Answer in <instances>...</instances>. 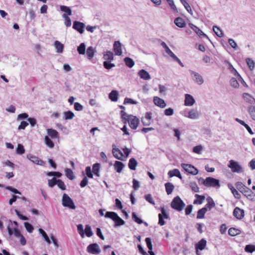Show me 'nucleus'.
<instances>
[{"instance_id":"1","label":"nucleus","mask_w":255,"mask_h":255,"mask_svg":"<svg viewBox=\"0 0 255 255\" xmlns=\"http://www.w3.org/2000/svg\"><path fill=\"white\" fill-rule=\"evenodd\" d=\"M200 180H202L203 184L207 187H212L217 188L220 187V181L213 177H209L206 178V179L201 178Z\"/></svg>"},{"instance_id":"2","label":"nucleus","mask_w":255,"mask_h":255,"mask_svg":"<svg viewBox=\"0 0 255 255\" xmlns=\"http://www.w3.org/2000/svg\"><path fill=\"white\" fill-rule=\"evenodd\" d=\"M185 206V204L179 196L175 197L171 203V207L178 211H181Z\"/></svg>"},{"instance_id":"3","label":"nucleus","mask_w":255,"mask_h":255,"mask_svg":"<svg viewBox=\"0 0 255 255\" xmlns=\"http://www.w3.org/2000/svg\"><path fill=\"white\" fill-rule=\"evenodd\" d=\"M228 166L231 168L233 172L235 173H242L244 171L243 168L239 164V163L236 161L233 160H230L229 162Z\"/></svg>"},{"instance_id":"4","label":"nucleus","mask_w":255,"mask_h":255,"mask_svg":"<svg viewBox=\"0 0 255 255\" xmlns=\"http://www.w3.org/2000/svg\"><path fill=\"white\" fill-rule=\"evenodd\" d=\"M62 205L64 207H68L71 209H75L76 207L71 198L66 193L63 195Z\"/></svg>"},{"instance_id":"5","label":"nucleus","mask_w":255,"mask_h":255,"mask_svg":"<svg viewBox=\"0 0 255 255\" xmlns=\"http://www.w3.org/2000/svg\"><path fill=\"white\" fill-rule=\"evenodd\" d=\"M124 154L118 148H113V154L114 157L120 160H123L124 158L128 156V148H126L124 149Z\"/></svg>"},{"instance_id":"6","label":"nucleus","mask_w":255,"mask_h":255,"mask_svg":"<svg viewBox=\"0 0 255 255\" xmlns=\"http://www.w3.org/2000/svg\"><path fill=\"white\" fill-rule=\"evenodd\" d=\"M189 72L194 82L198 85H201L204 83L202 76L198 73L192 70H189Z\"/></svg>"},{"instance_id":"7","label":"nucleus","mask_w":255,"mask_h":255,"mask_svg":"<svg viewBox=\"0 0 255 255\" xmlns=\"http://www.w3.org/2000/svg\"><path fill=\"white\" fill-rule=\"evenodd\" d=\"M181 167L186 172L191 174L195 175L198 173L197 169L191 164L182 163L181 164Z\"/></svg>"},{"instance_id":"8","label":"nucleus","mask_w":255,"mask_h":255,"mask_svg":"<svg viewBox=\"0 0 255 255\" xmlns=\"http://www.w3.org/2000/svg\"><path fill=\"white\" fill-rule=\"evenodd\" d=\"M139 123V119L132 115H128V126L132 129L137 128Z\"/></svg>"},{"instance_id":"9","label":"nucleus","mask_w":255,"mask_h":255,"mask_svg":"<svg viewBox=\"0 0 255 255\" xmlns=\"http://www.w3.org/2000/svg\"><path fill=\"white\" fill-rule=\"evenodd\" d=\"M87 252L94 255L99 254L101 251L99 248V246L96 243H93L89 245L87 247Z\"/></svg>"},{"instance_id":"10","label":"nucleus","mask_w":255,"mask_h":255,"mask_svg":"<svg viewBox=\"0 0 255 255\" xmlns=\"http://www.w3.org/2000/svg\"><path fill=\"white\" fill-rule=\"evenodd\" d=\"M235 186L236 188L240 191V192H242L244 195L246 193H251V190L249 188L246 187L241 182H237L236 183Z\"/></svg>"},{"instance_id":"11","label":"nucleus","mask_w":255,"mask_h":255,"mask_svg":"<svg viewBox=\"0 0 255 255\" xmlns=\"http://www.w3.org/2000/svg\"><path fill=\"white\" fill-rule=\"evenodd\" d=\"M189 26L197 34H198L200 37H201L202 36H203L205 37H206L210 41L209 37L207 36V35L205 34L199 28H198L196 25H194L192 23H189Z\"/></svg>"},{"instance_id":"12","label":"nucleus","mask_w":255,"mask_h":255,"mask_svg":"<svg viewBox=\"0 0 255 255\" xmlns=\"http://www.w3.org/2000/svg\"><path fill=\"white\" fill-rule=\"evenodd\" d=\"M233 215L237 219L241 220L243 219L245 216L244 210L239 207H236L233 211Z\"/></svg>"},{"instance_id":"13","label":"nucleus","mask_w":255,"mask_h":255,"mask_svg":"<svg viewBox=\"0 0 255 255\" xmlns=\"http://www.w3.org/2000/svg\"><path fill=\"white\" fill-rule=\"evenodd\" d=\"M200 115V112L196 109H192L188 112V118L192 120L198 119Z\"/></svg>"},{"instance_id":"14","label":"nucleus","mask_w":255,"mask_h":255,"mask_svg":"<svg viewBox=\"0 0 255 255\" xmlns=\"http://www.w3.org/2000/svg\"><path fill=\"white\" fill-rule=\"evenodd\" d=\"M153 102L156 106L161 108H165L166 105L165 101L162 99L157 96L153 97Z\"/></svg>"},{"instance_id":"15","label":"nucleus","mask_w":255,"mask_h":255,"mask_svg":"<svg viewBox=\"0 0 255 255\" xmlns=\"http://www.w3.org/2000/svg\"><path fill=\"white\" fill-rule=\"evenodd\" d=\"M84 24L79 21H74L73 23V28L78 31L80 34L84 32Z\"/></svg>"},{"instance_id":"16","label":"nucleus","mask_w":255,"mask_h":255,"mask_svg":"<svg viewBox=\"0 0 255 255\" xmlns=\"http://www.w3.org/2000/svg\"><path fill=\"white\" fill-rule=\"evenodd\" d=\"M195 101L193 96L190 94H186L185 96L184 105L186 106H192L194 105Z\"/></svg>"},{"instance_id":"17","label":"nucleus","mask_w":255,"mask_h":255,"mask_svg":"<svg viewBox=\"0 0 255 255\" xmlns=\"http://www.w3.org/2000/svg\"><path fill=\"white\" fill-rule=\"evenodd\" d=\"M114 51L116 55H121L122 53L121 44L119 41H115L114 44Z\"/></svg>"},{"instance_id":"18","label":"nucleus","mask_w":255,"mask_h":255,"mask_svg":"<svg viewBox=\"0 0 255 255\" xmlns=\"http://www.w3.org/2000/svg\"><path fill=\"white\" fill-rule=\"evenodd\" d=\"M138 74L140 78L144 80H148L151 79L150 75L145 70L141 69L139 70Z\"/></svg>"},{"instance_id":"19","label":"nucleus","mask_w":255,"mask_h":255,"mask_svg":"<svg viewBox=\"0 0 255 255\" xmlns=\"http://www.w3.org/2000/svg\"><path fill=\"white\" fill-rule=\"evenodd\" d=\"M206 200L207 201V203L204 208H206V209H208V211H210L212 208L215 206V203L213 199L210 197H208L206 199Z\"/></svg>"},{"instance_id":"20","label":"nucleus","mask_w":255,"mask_h":255,"mask_svg":"<svg viewBox=\"0 0 255 255\" xmlns=\"http://www.w3.org/2000/svg\"><path fill=\"white\" fill-rule=\"evenodd\" d=\"M174 23L179 27L183 28L186 26L184 20L180 17H177L174 20Z\"/></svg>"},{"instance_id":"21","label":"nucleus","mask_w":255,"mask_h":255,"mask_svg":"<svg viewBox=\"0 0 255 255\" xmlns=\"http://www.w3.org/2000/svg\"><path fill=\"white\" fill-rule=\"evenodd\" d=\"M168 175H169V176L170 177H172L173 176H176L181 179L182 178L180 171L177 169H174L173 170H170L168 173Z\"/></svg>"},{"instance_id":"22","label":"nucleus","mask_w":255,"mask_h":255,"mask_svg":"<svg viewBox=\"0 0 255 255\" xmlns=\"http://www.w3.org/2000/svg\"><path fill=\"white\" fill-rule=\"evenodd\" d=\"M28 158L33 163L38 165H43L44 162L43 160L40 159L38 157L35 156H27Z\"/></svg>"},{"instance_id":"23","label":"nucleus","mask_w":255,"mask_h":255,"mask_svg":"<svg viewBox=\"0 0 255 255\" xmlns=\"http://www.w3.org/2000/svg\"><path fill=\"white\" fill-rule=\"evenodd\" d=\"M228 188L231 190L235 198L239 199L241 198V195L238 191L233 186L231 183L228 184Z\"/></svg>"},{"instance_id":"24","label":"nucleus","mask_w":255,"mask_h":255,"mask_svg":"<svg viewBox=\"0 0 255 255\" xmlns=\"http://www.w3.org/2000/svg\"><path fill=\"white\" fill-rule=\"evenodd\" d=\"M243 97L245 101L251 104H254L255 103V99L248 93H244L243 94Z\"/></svg>"},{"instance_id":"25","label":"nucleus","mask_w":255,"mask_h":255,"mask_svg":"<svg viewBox=\"0 0 255 255\" xmlns=\"http://www.w3.org/2000/svg\"><path fill=\"white\" fill-rule=\"evenodd\" d=\"M137 164V161L134 158H131L128 161V168L132 170H135Z\"/></svg>"},{"instance_id":"26","label":"nucleus","mask_w":255,"mask_h":255,"mask_svg":"<svg viewBox=\"0 0 255 255\" xmlns=\"http://www.w3.org/2000/svg\"><path fill=\"white\" fill-rule=\"evenodd\" d=\"M208 211V209L206 208H202L199 210L197 212V219H203L205 217V214Z\"/></svg>"},{"instance_id":"27","label":"nucleus","mask_w":255,"mask_h":255,"mask_svg":"<svg viewBox=\"0 0 255 255\" xmlns=\"http://www.w3.org/2000/svg\"><path fill=\"white\" fill-rule=\"evenodd\" d=\"M165 187L166 192L167 195L171 194L174 188V185L170 182L166 183L165 184Z\"/></svg>"},{"instance_id":"28","label":"nucleus","mask_w":255,"mask_h":255,"mask_svg":"<svg viewBox=\"0 0 255 255\" xmlns=\"http://www.w3.org/2000/svg\"><path fill=\"white\" fill-rule=\"evenodd\" d=\"M206 243L207 242L205 239H201L197 244L196 246V249L197 250H200L201 251L203 250L205 248L206 245Z\"/></svg>"},{"instance_id":"29","label":"nucleus","mask_w":255,"mask_h":255,"mask_svg":"<svg viewBox=\"0 0 255 255\" xmlns=\"http://www.w3.org/2000/svg\"><path fill=\"white\" fill-rule=\"evenodd\" d=\"M109 99L113 102H116L118 98V93L117 91L113 90L109 95Z\"/></svg>"},{"instance_id":"30","label":"nucleus","mask_w":255,"mask_h":255,"mask_svg":"<svg viewBox=\"0 0 255 255\" xmlns=\"http://www.w3.org/2000/svg\"><path fill=\"white\" fill-rule=\"evenodd\" d=\"M115 169L117 172H121L124 167V164L118 161H116L114 164Z\"/></svg>"},{"instance_id":"31","label":"nucleus","mask_w":255,"mask_h":255,"mask_svg":"<svg viewBox=\"0 0 255 255\" xmlns=\"http://www.w3.org/2000/svg\"><path fill=\"white\" fill-rule=\"evenodd\" d=\"M241 231L238 229L235 228H231L229 229L228 234L231 236H235L240 234Z\"/></svg>"},{"instance_id":"32","label":"nucleus","mask_w":255,"mask_h":255,"mask_svg":"<svg viewBox=\"0 0 255 255\" xmlns=\"http://www.w3.org/2000/svg\"><path fill=\"white\" fill-rule=\"evenodd\" d=\"M95 50L93 47H89L86 50V55L89 59H91L94 56Z\"/></svg>"},{"instance_id":"33","label":"nucleus","mask_w":255,"mask_h":255,"mask_svg":"<svg viewBox=\"0 0 255 255\" xmlns=\"http://www.w3.org/2000/svg\"><path fill=\"white\" fill-rule=\"evenodd\" d=\"M195 197L196 198V199L194 201V204H201L205 198L204 196L198 194H195Z\"/></svg>"},{"instance_id":"34","label":"nucleus","mask_w":255,"mask_h":255,"mask_svg":"<svg viewBox=\"0 0 255 255\" xmlns=\"http://www.w3.org/2000/svg\"><path fill=\"white\" fill-rule=\"evenodd\" d=\"M103 58L105 60L111 62L114 59L113 52L111 51H107L104 55Z\"/></svg>"},{"instance_id":"35","label":"nucleus","mask_w":255,"mask_h":255,"mask_svg":"<svg viewBox=\"0 0 255 255\" xmlns=\"http://www.w3.org/2000/svg\"><path fill=\"white\" fill-rule=\"evenodd\" d=\"M65 175L70 180H73L75 178L73 171L70 168L65 169Z\"/></svg>"},{"instance_id":"36","label":"nucleus","mask_w":255,"mask_h":255,"mask_svg":"<svg viewBox=\"0 0 255 255\" xmlns=\"http://www.w3.org/2000/svg\"><path fill=\"white\" fill-rule=\"evenodd\" d=\"M100 164L98 163H95L93 165V173L97 176H99V171H100Z\"/></svg>"},{"instance_id":"37","label":"nucleus","mask_w":255,"mask_h":255,"mask_svg":"<svg viewBox=\"0 0 255 255\" xmlns=\"http://www.w3.org/2000/svg\"><path fill=\"white\" fill-rule=\"evenodd\" d=\"M47 133L48 135L52 138H57L58 137V131L54 129H48L47 130Z\"/></svg>"},{"instance_id":"38","label":"nucleus","mask_w":255,"mask_h":255,"mask_svg":"<svg viewBox=\"0 0 255 255\" xmlns=\"http://www.w3.org/2000/svg\"><path fill=\"white\" fill-rule=\"evenodd\" d=\"M54 45L58 52L62 53L63 52L64 48L63 44L60 43L59 41L56 40L54 42Z\"/></svg>"},{"instance_id":"39","label":"nucleus","mask_w":255,"mask_h":255,"mask_svg":"<svg viewBox=\"0 0 255 255\" xmlns=\"http://www.w3.org/2000/svg\"><path fill=\"white\" fill-rule=\"evenodd\" d=\"M213 30L218 36L220 37H223L224 33L219 27L217 26H213Z\"/></svg>"},{"instance_id":"40","label":"nucleus","mask_w":255,"mask_h":255,"mask_svg":"<svg viewBox=\"0 0 255 255\" xmlns=\"http://www.w3.org/2000/svg\"><path fill=\"white\" fill-rule=\"evenodd\" d=\"M246 62L248 66L249 67L250 70L253 71L255 68V62L251 58H248L246 59Z\"/></svg>"},{"instance_id":"41","label":"nucleus","mask_w":255,"mask_h":255,"mask_svg":"<svg viewBox=\"0 0 255 255\" xmlns=\"http://www.w3.org/2000/svg\"><path fill=\"white\" fill-rule=\"evenodd\" d=\"M180 1L181 2V3L183 5L186 10L189 13L191 14L192 12V10L189 3L185 0H180Z\"/></svg>"},{"instance_id":"42","label":"nucleus","mask_w":255,"mask_h":255,"mask_svg":"<svg viewBox=\"0 0 255 255\" xmlns=\"http://www.w3.org/2000/svg\"><path fill=\"white\" fill-rule=\"evenodd\" d=\"M118 216V215L114 212H107L106 213L105 217L109 218L114 221Z\"/></svg>"},{"instance_id":"43","label":"nucleus","mask_w":255,"mask_h":255,"mask_svg":"<svg viewBox=\"0 0 255 255\" xmlns=\"http://www.w3.org/2000/svg\"><path fill=\"white\" fill-rule=\"evenodd\" d=\"M60 10L66 13H67L66 15H67L68 16L71 15L72 14V11H71V9L67 6H65V5L60 6Z\"/></svg>"},{"instance_id":"44","label":"nucleus","mask_w":255,"mask_h":255,"mask_svg":"<svg viewBox=\"0 0 255 255\" xmlns=\"http://www.w3.org/2000/svg\"><path fill=\"white\" fill-rule=\"evenodd\" d=\"M44 139H45V144H46V145L48 147H49L51 148H52L54 147V144L53 142L49 138V137L48 136H45Z\"/></svg>"},{"instance_id":"45","label":"nucleus","mask_w":255,"mask_h":255,"mask_svg":"<svg viewBox=\"0 0 255 255\" xmlns=\"http://www.w3.org/2000/svg\"><path fill=\"white\" fill-rule=\"evenodd\" d=\"M245 251L249 253H252L255 251V245H247L245 248Z\"/></svg>"},{"instance_id":"46","label":"nucleus","mask_w":255,"mask_h":255,"mask_svg":"<svg viewBox=\"0 0 255 255\" xmlns=\"http://www.w3.org/2000/svg\"><path fill=\"white\" fill-rule=\"evenodd\" d=\"M132 219L137 224H141L143 223V221L138 217L136 213L133 212L132 213Z\"/></svg>"},{"instance_id":"47","label":"nucleus","mask_w":255,"mask_h":255,"mask_svg":"<svg viewBox=\"0 0 255 255\" xmlns=\"http://www.w3.org/2000/svg\"><path fill=\"white\" fill-rule=\"evenodd\" d=\"M86 46L84 43H82L78 47L77 51L80 54H84L85 53Z\"/></svg>"},{"instance_id":"48","label":"nucleus","mask_w":255,"mask_h":255,"mask_svg":"<svg viewBox=\"0 0 255 255\" xmlns=\"http://www.w3.org/2000/svg\"><path fill=\"white\" fill-rule=\"evenodd\" d=\"M114 221L115 222L116 226H122L125 224V221L119 216H117Z\"/></svg>"},{"instance_id":"49","label":"nucleus","mask_w":255,"mask_h":255,"mask_svg":"<svg viewBox=\"0 0 255 255\" xmlns=\"http://www.w3.org/2000/svg\"><path fill=\"white\" fill-rule=\"evenodd\" d=\"M63 17L65 20V24L67 27H69L71 25V21L70 17L66 13L63 14Z\"/></svg>"},{"instance_id":"50","label":"nucleus","mask_w":255,"mask_h":255,"mask_svg":"<svg viewBox=\"0 0 255 255\" xmlns=\"http://www.w3.org/2000/svg\"><path fill=\"white\" fill-rule=\"evenodd\" d=\"M64 116L65 120H71L74 117V114L71 111H68L64 113Z\"/></svg>"},{"instance_id":"51","label":"nucleus","mask_w":255,"mask_h":255,"mask_svg":"<svg viewBox=\"0 0 255 255\" xmlns=\"http://www.w3.org/2000/svg\"><path fill=\"white\" fill-rule=\"evenodd\" d=\"M144 198L146 201L152 205H155V202L150 194H147L144 195Z\"/></svg>"},{"instance_id":"52","label":"nucleus","mask_w":255,"mask_h":255,"mask_svg":"<svg viewBox=\"0 0 255 255\" xmlns=\"http://www.w3.org/2000/svg\"><path fill=\"white\" fill-rule=\"evenodd\" d=\"M249 113L253 120H255V106H250L249 108Z\"/></svg>"},{"instance_id":"53","label":"nucleus","mask_w":255,"mask_h":255,"mask_svg":"<svg viewBox=\"0 0 255 255\" xmlns=\"http://www.w3.org/2000/svg\"><path fill=\"white\" fill-rule=\"evenodd\" d=\"M85 233L88 237H90L93 235V232L91 230V227L89 225H86L85 229Z\"/></svg>"},{"instance_id":"54","label":"nucleus","mask_w":255,"mask_h":255,"mask_svg":"<svg viewBox=\"0 0 255 255\" xmlns=\"http://www.w3.org/2000/svg\"><path fill=\"white\" fill-rule=\"evenodd\" d=\"M58 179H57L55 177H53L51 179H49L48 180V186L50 187H53L55 185L57 184Z\"/></svg>"},{"instance_id":"55","label":"nucleus","mask_w":255,"mask_h":255,"mask_svg":"<svg viewBox=\"0 0 255 255\" xmlns=\"http://www.w3.org/2000/svg\"><path fill=\"white\" fill-rule=\"evenodd\" d=\"M25 152V149L23 145L18 144L16 148V153L19 154H22Z\"/></svg>"},{"instance_id":"56","label":"nucleus","mask_w":255,"mask_h":255,"mask_svg":"<svg viewBox=\"0 0 255 255\" xmlns=\"http://www.w3.org/2000/svg\"><path fill=\"white\" fill-rule=\"evenodd\" d=\"M57 185L62 190H66V186L64 182L61 179H58Z\"/></svg>"},{"instance_id":"57","label":"nucleus","mask_w":255,"mask_h":255,"mask_svg":"<svg viewBox=\"0 0 255 255\" xmlns=\"http://www.w3.org/2000/svg\"><path fill=\"white\" fill-rule=\"evenodd\" d=\"M230 82L231 86L234 88H238V87L239 86V83L238 82L237 79L235 78H231Z\"/></svg>"},{"instance_id":"58","label":"nucleus","mask_w":255,"mask_h":255,"mask_svg":"<svg viewBox=\"0 0 255 255\" xmlns=\"http://www.w3.org/2000/svg\"><path fill=\"white\" fill-rule=\"evenodd\" d=\"M111 62L108 61H106L104 62L103 65L104 67L107 69H110L112 68L115 67V64L113 63H111Z\"/></svg>"},{"instance_id":"59","label":"nucleus","mask_w":255,"mask_h":255,"mask_svg":"<svg viewBox=\"0 0 255 255\" xmlns=\"http://www.w3.org/2000/svg\"><path fill=\"white\" fill-rule=\"evenodd\" d=\"M190 186L192 189V191H193L195 192H199V188L198 187L197 184L194 182H191L190 183Z\"/></svg>"},{"instance_id":"60","label":"nucleus","mask_w":255,"mask_h":255,"mask_svg":"<svg viewBox=\"0 0 255 255\" xmlns=\"http://www.w3.org/2000/svg\"><path fill=\"white\" fill-rule=\"evenodd\" d=\"M166 1L168 2L171 8L174 11L177 12V8L175 4H174L173 0H166Z\"/></svg>"},{"instance_id":"61","label":"nucleus","mask_w":255,"mask_h":255,"mask_svg":"<svg viewBox=\"0 0 255 255\" xmlns=\"http://www.w3.org/2000/svg\"><path fill=\"white\" fill-rule=\"evenodd\" d=\"M24 227L27 231L29 233H31L33 230V226L28 222L24 223Z\"/></svg>"},{"instance_id":"62","label":"nucleus","mask_w":255,"mask_h":255,"mask_svg":"<svg viewBox=\"0 0 255 255\" xmlns=\"http://www.w3.org/2000/svg\"><path fill=\"white\" fill-rule=\"evenodd\" d=\"M228 42L230 45L234 49H237L238 48V45L237 43L235 41V40L232 38H230L228 40Z\"/></svg>"},{"instance_id":"63","label":"nucleus","mask_w":255,"mask_h":255,"mask_svg":"<svg viewBox=\"0 0 255 255\" xmlns=\"http://www.w3.org/2000/svg\"><path fill=\"white\" fill-rule=\"evenodd\" d=\"M86 173L87 174V176L90 178H93V175L92 174L91 167L90 166H87L86 167Z\"/></svg>"},{"instance_id":"64","label":"nucleus","mask_w":255,"mask_h":255,"mask_svg":"<svg viewBox=\"0 0 255 255\" xmlns=\"http://www.w3.org/2000/svg\"><path fill=\"white\" fill-rule=\"evenodd\" d=\"M164 113L167 116H170L173 115L174 111L173 109L169 108L164 110Z\"/></svg>"}]
</instances>
